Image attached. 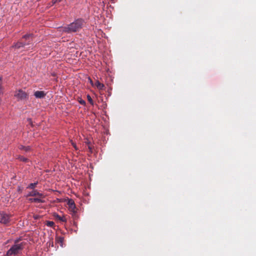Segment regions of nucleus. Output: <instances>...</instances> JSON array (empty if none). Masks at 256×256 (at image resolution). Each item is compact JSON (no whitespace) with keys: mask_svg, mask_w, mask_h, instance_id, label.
<instances>
[{"mask_svg":"<svg viewBox=\"0 0 256 256\" xmlns=\"http://www.w3.org/2000/svg\"><path fill=\"white\" fill-rule=\"evenodd\" d=\"M88 148H89L90 149H91V148H90V146H88Z\"/></svg>","mask_w":256,"mask_h":256,"instance_id":"nucleus-25","label":"nucleus"},{"mask_svg":"<svg viewBox=\"0 0 256 256\" xmlns=\"http://www.w3.org/2000/svg\"><path fill=\"white\" fill-rule=\"evenodd\" d=\"M10 221V216L6 213L0 212V222L7 224Z\"/></svg>","mask_w":256,"mask_h":256,"instance_id":"nucleus-5","label":"nucleus"},{"mask_svg":"<svg viewBox=\"0 0 256 256\" xmlns=\"http://www.w3.org/2000/svg\"><path fill=\"white\" fill-rule=\"evenodd\" d=\"M78 102H80L81 104H82V105H84H84H86V102H85L84 100H82V99H81V98H80V99L78 100Z\"/></svg>","mask_w":256,"mask_h":256,"instance_id":"nucleus-17","label":"nucleus"},{"mask_svg":"<svg viewBox=\"0 0 256 256\" xmlns=\"http://www.w3.org/2000/svg\"><path fill=\"white\" fill-rule=\"evenodd\" d=\"M94 86L100 90H103L105 88L104 85L98 80L95 82Z\"/></svg>","mask_w":256,"mask_h":256,"instance_id":"nucleus-10","label":"nucleus"},{"mask_svg":"<svg viewBox=\"0 0 256 256\" xmlns=\"http://www.w3.org/2000/svg\"><path fill=\"white\" fill-rule=\"evenodd\" d=\"M87 98H88V102L92 105H94V101H93L92 98H91V96L89 94L87 95Z\"/></svg>","mask_w":256,"mask_h":256,"instance_id":"nucleus-16","label":"nucleus"},{"mask_svg":"<svg viewBox=\"0 0 256 256\" xmlns=\"http://www.w3.org/2000/svg\"><path fill=\"white\" fill-rule=\"evenodd\" d=\"M41 198H30L29 199V201L30 202H42V200L40 199Z\"/></svg>","mask_w":256,"mask_h":256,"instance_id":"nucleus-12","label":"nucleus"},{"mask_svg":"<svg viewBox=\"0 0 256 256\" xmlns=\"http://www.w3.org/2000/svg\"><path fill=\"white\" fill-rule=\"evenodd\" d=\"M68 205L69 210L72 213V214H76V205L74 202L72 200H70L68 203Z\"/></svg>","mask_w":256,"mask_h":256,"instance_id":"nucleus-6","label":"nucleus"},{"mask_svg":"<svg viewBox=\"0 0 256 256\" xmlns=\"http://www.w3.org/2000/svg\"><path fill=\"white\" fill-rule=\"evenodd\" d=\"M64 240V238L62 237H59L58 239V242H60V243H62Z\"/></svg>","mask_w":256,"mask_h":256,"instance_id":"nucleus-18","label":"nucleus"},{"mask_svg":"<svg viewBox=\"0 0 256 256\" xmlns=\"http://www.w3.org/2000/svg\"><path fill=\"white\" fill-rule=\"evenodd\" d=\"M72 145L75 148L76 150H77V148H76V144L72 142Z\"/></svg>","mask_w":256,"mask_h":256,"instance_id":"nucleus-19","label":"nucleus"},{"mask_svg":"<svg viewBox=\"0 0 256 256\" xmlns=\"http://www.w3.org/2000/svg\"><path fill=\"white\" fill-rule=\"evenodd\" d=\"M27 42H28V41H27V40H24V43H26Z\"/></svg>","mask_w":256,"mask_h":256,"instance_id":"nucleus-24","label":"nucleus"},{"mask_svg":"<svg viewBox=\"0 0 256 256\" xmlns=\"http://www.w3.org/2000/svg\"><path fill=\"white\" fill-rule=\"evenodd\" d=\"M34 96L36 98H41L44 97L46 94L44 91H36L34 93Z\"/></svg>","mask_w":256,"mask_h":256,"instance_id":"nucleus-8","label":"nucleus"},{"mask_svg":"<svg viewBox=\"0 0 256 256\" xmlns=\"http://www.w3.org/2000/svg\"><path fill=\"white\" fill-rule=\"evenodd\" d=\"M18 158L20 160V161H22L24 162H28V159L27 158H26L22 156H19Z\"/></svg>","mask_w":256,"mask_h":256,"instance_id":"nucleus-14","label":"nucleus"},{"mask_svg":"<svg viewBox=\"0 0 256 256\" xmlns=\"http://www.w3.org/2000/svg\"><path fill=\"white\" fill-rule=\"evenodd\" d=\"M84 25V20L81 19H78L74 22H72L70 24L62 28V30L63 32L70 34L78 32Z\"/></svg>","mask_w":256,"mask_h":256,"instance_id":"nucleus-1","label":"nucleus"},{"mask_svg":"<svg viewBox=\"0 0 256 256\" xmlns=\"http://www.w3.org/2000/svg\"><path fill=\"white\" fill-rule=\"evenodd\" d=\"M89 80H90V83L92 84H93L92 80L90 78H89Z\"/></svg>","mask_w":256,"mask_h":256,"instance_id":"nucleus-23","label":"nucleus"},{"mask_svg":"<svg viewBox=\"0 0 256 256\" xmlns=\"http://www.w3.org/2000/svg\"><path fill=\"white\" fill-rule=\"evenodd\" d=\"M14 96L18 100H24L28 98V94L22 90H16L14 92Z\"/></svg>","mask_w":256,"mask_h":256,"instance_id":"nucleus-4","label":"nucleus"},{"mask_svg":"<svg viewBox=\"0 0 256 256\" xmlns=\"http://www.w3.org/2000/svg\"><path fill=\"white\" fill-rule=\"evenodd\" d=\"M46 224L48 226L52 227L54 226V223L52 221H47Z\"/></svg>","mask_w":256,"mask_h":256,"instance_id":"nucleus-15","label":"nucleus"},{"mask_svg":"<svg viewBox=\"0 0 256 256\" xmlns=\"http://www.w3.org/2000/svg\"><path fill=\"white\" fill-rule=\"evenodd\" d=\"M18 148L20 150H24L26 152H29L31 150V148H30V146H22V145L19 146Z\"/></svg>","mask_w":256,"mask_h":256,"instance_id":"nucleus-11","label":"nucleus"},{"mask_svg":"<svg viewBox=\"0 0 256 256\" xmlns=\"http://www.w3.org/2000/svg\"><path fill=\"white\" fill-rule=\"evenodd\" d=\"M62 0H55L56 3L60 2Z\"/></svg>","mask_w":256,"mask_h":256,"instance_id":"nucleus-22","label":"nucleus"},{"mask_svg":"<svg viewBox=\"0 0 256 256\" xmlns=\"http://www.w3.org/2000/svg\"><path fill=\"white\" fill-rule=\"evenodd\" d=\"M54 216L56 220H59L60 222H66V218L65 216H59L58 214H54Z\"/></svg>","mask_w":256,"mask_h":256,"instance_id":"nucleus-9","label":"nucleus"},{"mask_svg":"<svg viewBox=\"0 0 256 256\" xmlns=\"http://www.w3.org/2000/svg\"><path fill=\"white\" fill-rule=\"evenodd\" d=\"M33 41V36L32 34H27L22 37L17 42L14 44L12 47L16 50L24 48L26 46L30 45Z\"/></svg>","mask_w":256,"mask_h":256,"instance_id":"nucleus-2","label":"nucleus"},{"mask_svg":"<svg viewBox=\"0 0 256 256\" xmlns=\"http://www.w3.org/2000/svg\"><path fill=\"white\" fill-rule=\"evenodd\" d=\"M38 217H39V216H38V215L34 216V218L36 219V220L38 219Z\"/></svg>","mask_w":256,"mask_h":256,"instance_id":"nucleus-21","label":"nucleus"},{"mask_svg":"<svg viewBox=\"0 0 256 256\" xmlns=\"http://www.w3.org/2000/svg\"><path fill=\"white\" fill-rule=\"evenodd\" d=\"M22 248L23 246L22 244H14L7 252L6 255L9 256L12 254H17Z\"/></svg>","mask_w":256,"mask_h":256,"instance_id":"nucleus-3","label":"nucleus"},{"mask_svg":"<svg viewBox=\"0 0 256 256\" xmlns=\"http://www.w3.org/2000/svg\"><path fill=\"white\" fill-rule=\"evenodd\" d=\"M38 182H34V183H31L27 187V188L32 189L34 190V188L38 184Z\"/></svg>","mask_w":256,"mask_h":256,"instance_id":"nucleus-13","label":"nucleus"},{"mask_svg":"<svg viewBox=\"0 0 256 256\" xmlns=\"http://www.w3.org/2000/svg\"><path fill=\"white\" fill-rule=\"evenodd\" d=\"M52 5H54V4H56V2L55 1V0H53L52 2Z\"/></svg>","mask_w":256,"mask_h":256,"instance_id":"nucleus-20","label":"nucleus"},{"mask_svg":"<svg viewBox=\"0 0 256 256\" xmlns=\"http://www.w3.org/2000/svg\"><path fill=\"white\" fill-rule=\"evenodd\" d=\"M38 196L40 198H42L43 195L42 194L38 192L37 190H33L32 192H29L27 194V196Z\"/></svg>","mask_w":256,"mask_h":256,"instance_id":"nucleus-7","label":"nucleus"}]
</instances>
